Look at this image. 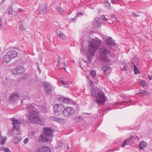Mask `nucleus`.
Instances as JSON below:
<instances>
[{
  "mask_svg": "<svg viewBox=\"0 0 152 152\" xmlns=\"http://www.w3.org/2000/svg\"><path fill=\"white\" fill-rule=\"evenodd\" d=\"M26 107L28 118L29 121L31 123L36 124L40 121L39 113L35 110L34 107L29 104L26 105Z\"/></svg>",
  "mask_w": 152,
  "mask_h": 152,
  "instance_id": "1",
  "label": "nucleus"
},
{
  "mask_svg": "<svg viewBox=\"0 0 152 152\" xmlns=\"http://www.w3.org/2000/svg\"><path fill=\"white\" fill-rule=\"evenodd\" d=\"M100 45V41L98 39H93L90 42L87 50L88 53L89 54L88 57L89 61L91 59L96 50Z\"/></svg>",
  "mask_w": 152,
  "mask_h": 152,
  "instance_id": "2",
  "label": "nucleus"
},
{
  "mask_svg": "<svg viewBox=\"0 0 152 152\" xmlns=\"http://www.w3.org/2000/svg\"><path fill=\"white\" fill-rule=\"evenodd\" d=\"M91 95L96 98L95 101L101 104L105 101V98L104 92L99 89L93 88L91 91Z\"/></svg>",
  "mask_w": 152,
  "mask_h": 152,
  "instance_id": "3",
  "label": "nucleus"
},
{
  "mask_svg": "<svg viewBox=\"0 0 152 152\" xmlns=\"http://www.w3.org/2000/svg\"><path fill=\"white\" fill-rule=\"evenodd\" d=\"M55 130L50 127H45L43 129V134L41 135L43 142H50L52 141V137L54 136L53 132Z\"/></svg>",
  "mask_w": 152,
  "mask_h": 152,
  "instance_id": "4",
  "label": "nucleus"
},
{
  "mask_svg": "<svg viewBox=\"0 0 152 152\" xmlns=\"http://www.w3.org/2000/svg\"><path fill=\"white\" fill-rule=\"evenodd\" d=\"M65 107L62 104H56L54 106L53 113L57 116L63 113Z\"/></svg>",
  "mask_w": 152,
  "mask_h": 152,
  "instance_id": "5",
  "label": "nucleus"
},
{
  "mask_svg": "<svg viewBox=\"0 0 152 152\" xmlns=\"http://www.w3.org/2000/svg\"><path fill=\"white\" fill-rule=\"evenodd\" d=\"M42 85L44 88V90L47 95L50 94L53 89H54V88L51 86L50 84L46 81H45L43 82Z\"/></svg>",
  "mask_w": 152,
  "mask_h": 152,
  "instance_id": "6",
  "label": "nucleus"
},
{
  "mask_svg": "<svg viewBox=\"0 0 152 152\" xmlns=\"http://www.w3.org/2000/svg\"><path fill=\"white\" fill-rule=\"evenodd\" d=\"M75 113V111L72 107L65 108L63 114L65 117H69Z\"/></svg>",
  "mask_w": 152,
  "mask_h": 152,
  "instance_id": "7",
  "label": "nucleus"
},
{
  "mask_svg": "<svg viewBox=\"0 0 152 152\" xmlns=\"http://www.w3.org/2000/svg\"><path fill=\"white\" fill-rule=\"evenodd\" d=\"M110 52L108 50L104 49L102 51L100 55L101 58L104 61H107L108 56L110 54Z\"/></svg>",
  "mask_w": 152,
  "mask_h": 152,
  "instance_id": "8",
  "label": "nucleus"
},
{
  "mask_svg": "<svg viewBox=\"0 0 152 152\" xmlns=\"http://www.w3.org/2000/svg\"><path fill=\"white\" fill-rule=\"evenodd\" d=\"M105 42L107 44L108 47L110 48L112 46H114L115 45V43L112 37H110L105 40Z\"/></svg>",
  "mask_w": 152,
  "mask_h": 152,
  "instance_id": "9",
  "label": "nucleus"
},
{
  "mask_svg": "<svg viewBox=\"0 0 152 152\" xmlns=\"http://www.w3.org/2000/svg\"><path fill=\"white\" fill-rule=\"evenodd\" d=\"M19 94L18 93L14 94L11 95L9 98V101L10 102L16 101L19 98Z\"/></svg>",
  "mask_w": 152,
  "mask_h": 152,
  "instance_id": "10",
  "label": "nucleus"
},
{
  "mask_svg": "<svg viewBox=\"0 0 152 152\" xmlns=\"http://www.w3.org/2000/svg\"><path fill=\"white\" fill-rule=\"evenodd\" d=\"M102 24L101 20L98 18H95L92 22V25L96 27H100Z\"/></svg>",
  "mask_w": 152,
  "mask_h": 152,
  "instance_id": "11",
  "label": "nucleus"
},
{
  "mask_svg": "<svg viewBox=\"0 0 152 152\" xmlns=\"http://www.w3.org/2000/svg\"><path fill=\"white\" fill-rule=\"evenodd\" d=\"M7 53V55H9L11 58L16 57L18 55L17 52L15 50L9 51Z\"/></svg>",
  "mask_w": 152,
  "mask_h": 152,
  "instance_id": "12",
  "label": "nucleus"
},
{
  "mask_svg": "<svg viewBox=\"0 0 152 152\" xmlns=\"http://www.w3.org/2000/svg\"><path fill=\"white\" fill-rule=\"evenodd\" d=\"M12 121H13V129H18L17 127H19L20 126V123L18 122V119H14V118H12Z\"/></svg>",
  "mask_w": 152,
  "mask_h": 152,
  "instance_id": "13",
  "label": "nucleus"
},
{
  "mask_svg": "<svg viewBox=\"0 0 152 152\" xmlns=\"http://www.w3.org/2000/svg\"><path fill=\"white\" fill-rule=\"evenodd\" d=\"M50 149L47 146H44L42 148L39 149L36 152H50Z\"/></svg>",
  "mask_w": 152,
  "mask_h": 152,
  "instance_id": "14",
  "label": "nucleus"
},
{
  "mask_svg": "<svg viewBox=\"0 0 152 152\" xmlns=\"http://www.w3.org/2000/svg\"><path fill=\"white\" fill-rule=\"evenodd\" d=\"M56 33L57 36L59 37L61 39L66 40V38L62 31L60 30H57L56 31Z\"/></svg>",
  "mask_w": 152,
  "mask_h": 152,
  "instance_id": "15",
  "label": "nucleus"
},
{
  "mask_svg": "<svg viewBox=\"0 0 152 152\" xmlns=\"http://www.w3.org/2000/svg\"><path fill=\"white\" fill-rule=\"evenodd\" d=\"M136 94L142 96H146L148 95L149 92L147 90H140L139 92L136 93Z\"/></svg>",
  "mask_w": 152,
  "mask_h": 152,
  "instance_id": "16",
  "label": "nucleus"
},
{
  "mask_svg": "<svg viewBox=\"0 0 152 152\" xmlns=\"http://www.w3.org/2000/svg\"><path fill=\"white\" fill-rule=\"evenodd\" d=\"M147 145V143L143 141H141L139 143V148L142 150H143L144 148H146Z\"/></svg>",
  "mask_w": 152,
  "mask_h": 152,
  "instance_id": "17",
  "label": "nucleus"
},
{
  "mask_svg": "<svg viewBox=\"0 0 152 152\" xmlns=\"http://www.w3.org/2000/svg\"><path fill=\"white\" fill-rule=\"evenodd\" d=\"M11 58L9 55H7V53L3 56V60L5 62L8 63L9 62Z\"/></svg>",
  "mask_w": 152,
  "mask_h": 152,
  "instance_id": "18",
  "label": "nucleus"
},
{
  "mask_svg": "<svg viewBox=\"0 0 152 152\" xmlns=\"http://www.w3.org/2000/svg\"><path fill=\"white\" fill-rule=\"evenodd\" d=\"M39 10L40 13H45L47 12V8L46 6H41L39 9Z\"/></svg>",
  "mask_w": 152,
  "mask_h": 152,
  "instance_id": "19",
  "label": "nucleus"
},
{
  "mask_svg": "<svg viewBox=\"0 0 152 152\" xmlns=\"http://www.w3.org/2000/svg\"><path fill=\"white\" fill-rule=\"evenodd\" d=\"M72 119L75 122H81L83 120L82 117L80 116L75 117Z\"/></svg>",
  "mask_w": 152,
  "mask_h": 152,
  "instance_id": "20",
  "label": "nucleus"
},
{
  "mask_svg": "<svg viewBox=\"0 0 152 152\" xmlns=\"http://www.w3.org/2000/svg\"><path fill=\"white\" fill-rule=\"evenodd\" d=\"M17 75H21L23 72V69L21 66H19L16 67Z\"/></svg>",
  "mask_w": 152,
  "mask_h": 152,
  "instance_id": "21",
  "label": "nucleus"
},
{
  "mask_svg": "<svg viewBox=\"0 0 152 152\" xmlns=\"http://www.w3.org/2000/svg\"><path fill=\"white\" fill-rule=\"evenodd\" d=\"M135 138L134 136H131L130 138H127L126 139L127 141V145H131L132 143L134 141V138Z\"/></svg>",
  "mask_w": 152,
  "mask_h": 152,
  "instance_id": "22",
  "label": "nucleus"
},
{
  "mask_svg": "<svg viewBox=\"0 0 152 152\" xmlns=\"http://www.w3.org/2000/svg\"><path fill=\"white\" fill-rule=\"evenodd\" d=\"M131 63L134 66H137L138 64V60L136 58H132Z\"/></svg>",
  "mask_w": 152,
  "mask_h": 152,
  "instance_id": "23",
  "label": "nucleus"
},
{
  "mask_svg": "<svg viewBox=\"0 0 152 152\" xmlns=\"http://www.w3.org/2000/svg\"><path fill=\"white\" fill-rule=\"evenodd\" d=\"M62 101L65 103H67L69 104H72L73 102L72 100L69 98H62Z\"/></svg>",
  "mask_w": 152,
  "mask_h": 152,
  "instance_id": "24",
  "label": "nucleus"
},
{
  "mask_svg": "<svg viewBox=\"0 0 152 152\" xmlns=\"http://www.w3.org/2000/svg\"><path fill=\"white\" fill-rule=\"evenodd\" d=\"M102 69L103 70L106 72H109L111 70V68L110 66H103L102 67Z\"/></svg>",
  "mask_w": 152,
  "mask_h": 152,
  "instance_id": "25",
  "label": "nucleus"
},
{
  "mask_svg": "<svg viewBox=\"0 0 152 152\" xmlns=\"http://www.w3.org/2000/svg\"><path fill=\"white\" fill-rule=\"evenodd\" d=\"M57 122L59 123H64L66 122V120L65 119L58 118Z\"/></svg>",
  "mask_w": 152,
  "mask_h": 152,
  "instance_id": "26",
  "label": "nucleus"
},
{
  "mask_svg": "<svg viewBox=\"0 0 152 152\" xmlns=\"http://www.w3.org/2000/svg\"><path fill=\"white\" fill-rule=\"evenodd\" d=\"M140 84L143 87H146L148 86V84L144 80H141L140 82Z\"/></svg>",
  "mask_w": 152,
  "mask_h": 152,
  "instance_id": "27",
  "label": "nucleus"
},
{
  "mask_svg": "<svg viewBox=\"0 0 152 152\" xmlns=\"http://www.w3.org/2000/svg\"><path fill=\"white\" fill-rule=\"evenodd\" d=\"M0 150L3 151L5 152H10V150L8 148H6L4 147H0Z\"/></svg>",
  "mask_w": 152,
  "mask_h": 152,
  "instance_id": "28",
  "label": "nucleus"
},
{
  "mask_svg": "<svg viewBox=\"0 0 152 152\" xmlns=\"http://www.w3.org/2000/svg\"><path fill=\"white\" fill-rule=\"evenodd\" d=\"M83 15V13L81 12L77 14H76L75 17L74 18H72L71 19V21H74L76 20L77 17L79 15L82 16Z\"/></svg>",
  "mask_w": 152,
  "mask_h": 152,
  "instance_id": "29",
  "label": "nucleus"
},
{
  "mask_svg": "<svg viewBox=\"0 0 152 152\" xmlns=\"http://www.w3.org/2000/svg\"><path fill=\"white\" fill-rule=\"evenodd\" d=\"M134 72L135 74H137L140 73L139 70L137 68V66H134Z\"/></svg>",
  "mask_w": 152,
  "mask_h": 152,
  "instance_id": "30",
  "label": "nucleus"
},
{
  "mask_svg": "<svg viewBox=\"0 0 152 152\" xmlns=\"http://www.w3.org/2000/svg\"><path fill=\"white\" fill-rule=\"evenodd\" d=\"M96 72L94 70H92L90 71V74L92 77H94L96 75Z\"/></svg>",
  "mask_w": 152,
  "mask_h": 152,
  "instance_id": "31",
  "label": "nucleus"
},
{
  "mask_svg": "<svg viewBox=\"0 0 152 152\" xmlns=\"http://www.w3.org/2000/svg\"><path fill=\"white\" fill-rule=\"evenodd\" d=\"M40 108L41 110L44 112H45L47 111V108L45 106H43L41 107Z\"/></svg>",
  "mask_w": 152,
  "mask_h": 152,
  "instance_id": "32",
  "label": "nucleus"
},
{
  "mask_svg": "<svg viewBox=\"0 0 152 152\" xmlns=\"http://www.w3.org/2000/svg\"><path fill=\"white\" fill-rule=\"evenodd\" d=\"M50 118L51 120L57 122L58 118L54 116H51L50 117Z\"/></svg>",
  "mask_w": 152,
  "mask_h": 152,
  "instance_id": "33",
  "label": "nucleus"
},
{
  "mask_svg": "<svg viewBox=\"0 0 152 152\" xmlns=\"http://www.w3.org/2000/svg\"><path fill=\"white\" fill-rule=\"evenodd\" d=\"M127 139L124 140L123 143L121 145V147L123 148L126 145H127Z\"/></svg>",
  "mask_w": 152,
  "mask_h": 152,
  "instance_id": "34",
  "label": "nucleus"
},
{
  "mask_svg": "<svg viewBox=\"0 0 152 152\" xmlns=\"http://www.w3.org/2000/svg\"><path fill=\"white\" fill-rule=\"evenodd\" d=\"M13 12V8L11 7L10 6L9 7V10L8 12V14L9 15H11Z\"/></svg>",
  "mask_w": 152,
  "mask_h": 152,
  "instance_id": "35",
  "label": "nucleus"
},
{
  "mask_svg": "<svg viewBox=\"0 0 152 152\" xmlns=\"http://www.w3.org/2000/svg\"><path fill=\"white\" fill-rule=\"evenodd\" d=\"M14 140H15V142L16 144L18 143L20 141V139L18 137H15L14 138Z\"/></svg>",
  "mask_w": 152,
  "mask_h": 152,
  "instance_id": "36",
  "label": "nucleus"
},
{
  "mask_svg": "<svg viewBox=\"0 0 152 152\" xmlns=\"http://www.w3.org/2000/svg\"><path fill=\"white\" fill-rule=\"evenodd\" d=\"M56 10L58 12L60 13H62L63 12V11L61 8L59 7H56Z\"/></svg>",
  "mask_w": 152,
  "mask_h": 152,
  "instance_id": "37",
  "label": "nucleus"
},
{
  "mask_svg": "<svg viewBox=\"0 0 152 152\" xmlns=\"http://www.w3.org/2000/svg\"><path fill=\"white\" fill-rule=\"evenodd\" d=\"M16 67L15 69H13L11 70V72L12 73L17 75Z\"/></svg>",
  "mask_w": 152,
  "mask_h": 152,
  "instance_id": "38",
  "label": "nucleus"
},
{
  "mask_svg": "<svg viewBox=\"0 0 152 152\" xmlns=\"http://www.w3.org/2000/svg\"><path fill=\"white\" fill-rule=\"evenodd\" d=\"M6 138L5 137L4 138V137H3L2 139L1 140V145H3L4 143L5 142L6 140Z\"/></svg>",
  "mask_w": 152,
  "mask_h": 152,
  "instance_id": "39",
  "label": "nucleus"
},
{
  "mask_svg": "<svg viewBox=\"0 0 152 152\" xmlns=\"http://www.w3.org/2000/svg\"><path fill=\"white\" fill-rule=\"evenodd\" d=\"M14 133V129H10L9 131L8 134L10 136H11Z\"/></svg>",
  "mask_w": 152,
  "mask_h": 152,
  "instance_id": "40",
  "label": "nucleus"
},
{
  "mask_svg": "<svg viewBox=\"0 0 152 152\" xmlns=\"http://www.w3.org/2000/svg\"><path fill=\"white\" fill-rule=\"evenodd\" d=\"M101 18L102 20L104 21H106L108 20L106 18L105 15H102L101 16Z\"/></svg>",
  "mask_w": 152,
  "mask_h": 152,
  "instance_id": "41",
  "label": "nucleus"
},
{
  "mask_svg": "<svg viewBox=\"0 0 152 152\" xmlns=\"http://www.w3.org/2000/svg\"><path fill=\"white\" fill-rule=\"evenodd\" d=\"M128 68V65L126 64H124L123 67L121 68V69L123 71L126 70Z\"/></svg>",
  "mask_w": 152,
  "mask_h": 152,
  "instance_id": "42",
  "label": "nucleus"
},
{
  "mask_svg": "<svg viewBox=\"0 0 152 152\" xmlns=\"http://www.w3.org/2000/svg\"><path fill=\"white\" fill-rule=\"evenodd\" d=\"M61 83L62 84H64L65 87H68V85L65 83L64 81L62 80L61 81Z\"/></svg>",
  "mask_w": 152,
  "mask_h": 152,
  "instance_id": "43",
  "label": "nucleus"
},
{
  "mask_svg": "<svg viewBox=\"0 0 152 152\" xmlns=\"http://www.w3.org/2000/svg\"><path fill=\"white\" fill-rule=\"evenodd\" d=\"M29 141V138H26L24 140V143L25 144L27 143Z\"/></svg>",
  "mask_w": 152,
  "mask_h": 152,
  "instance_id": "44",
  "label": "nucleus"
},
{
  "mask_svg": "<svg viewBox=\"0 0 152 152\" xmlns=\"http://www.w3.org/2000/svg\"><path fill=\"white\" fill-rule=\"evenodd\" d=\"M0 29H2V20L1 18H0Z\"/></svg>",
  "mask_w": 152,
  "mask_h": 152,
  "instance_id": "45",
  "label": "nucleus"
},
{
  "mask_svg": "<svg viewBox=\"0 0 152 152\" xmlns=\"http://www.w3.org/2000/svg\"><path fill=\"white\" fill-rule=\"evenodd\" d=\"M111 17L112 18L114 19V20L115 21V20L116 19V18L115 16V15H113V14L112 15H111Z\"/></svg>",
  "mask_w": 152,
  "mask_h": 152,
  "instance_id": "46",
  "label": "nucleus"
},
{
  "mask_svg": "<svg viewBox=\"0 0 152 152\" xmlns=\"http://www.w3.org/2000/svg\"><path fill=\"white\" fill-rule=\"evenodd\" d=\"M105 5L106 6L108 7H110V4L108 1H106L105 3Z\"/></svg>",
  "mask_w": 152,
  "mask_h": 152,
  "instance_id": "47",
  "label": "nucleus"
},
{
  "mask_svg": "<svg viewBox=\"0 0 152 152\" xmlns=\"http://www.w3.org/2000/svg\"><path fill=\"white\" fill-rule=\"evenodd\" d=\"M61 57L59 56H58V58L57 60V62L58 63H59L61 61Z\"/></svg>",
  "mask_w": 152,
  "mask_h": 152,
  "instance_id": "48",
  "label": "nucleus"
},
{
  "mask_svg": "<svg viewBox=\"0 0 152 152\" xmlns=\"http://www.w3.org/2000/svg\"><path fill=\"white\" fill-rule=\"evenodd\" d=\"M132 15L133 16H135V17H137L138 16V14H136L135 13H133L132 14Z\"/></svg>",
  "mask_w": 152,
  "mask_h": 152,
  "instance_id": "49",
  "label": "nucleus"
},
{
  "mask_svg": "<svg viewBox=\"0 0 152 152\" xmlns=\"http://www.w3.org/2000/svg\"><path fill=\"white\" fill-rule=\"evenodd\" d=\"M18 12L21 13L23 11V10L22 9L20 8L18 9Z\"/></svg>",
  "mask_w": 152,
  "mask_h": 152,
  "instance_id": "50",
  "label": "nucleus"
},
{
  "mask_svg": "<svg viewBox=\"0 0 152 152\" xmlns=\"http://www.w3.org/2000/svg\"><path fill=\"white\" fill-rule=\"evenodd\" d=\"M89 81H90V85L91 86L92 85H93V82L90 79H89Z\"/></svg>",
  "mask_w": 152,
  "mask_h": 152,
  "instance_id": "51",
  "label": "nucleus"
},
{
  "mask_svg": "<svg viewBox=\"0 0 152 152\" xmlns=\"http://www.w3.org/2000/svg\"><path fill=\"white\" fill-rule=\"evenodd\" d=\"M148 78L149 80H152V77L150 75H148Z\"/></svg>",
  "mask_w": 152,
  "mask_h": 152,
  "instance_id": "52",
  "label": "nucleus"
},
{
  "mask_svg": "<svg viewBox=\"0 0 152 152\" xmlns=\"http://www.w3.org/2000/svg\"><path fill=\"white\" fill-rule=\"evenodd\" d=\"M37 67V69L38 70L39 72V73H40L41 72V70L39 67V66H38Z\"/></svg>",
  "mask_w": 152,
  "mask_h": 152,
  "instance_id": "53",
  "label": "nucleus"
},
{
  "mask_svg": "<svg viewBox=\"0 0 152 152\" xmlns=\"http://www.w3.org/2000/svg\"><path fill=\"white\" fill-rule=\"evenodd\" d=\"M64 66H64L63 68L64 69V70L66 71V66L65 62H64Z\"/></svg>",
  "mask_w": 152,
  "mask_h": 152,
  "instance_id": "54",
  "label": "nucleus"
},
{
  "mask_svg": "<svg viewBox=\"0 0 152 152\" xmlns=\"http://www.w3.org/2000/svg\"><path fill=\"white\" fill-rule=\"evenodd\" d=\"M36 64L37 65V67L39 66V64L38 63V62Z\"/></svg>",
  "mask_w": 152,
  "mask_h": 152,
  "instance_id": "55",
  "label": "nucleus"
},
{
  "mask_svg": "<svg viewBox=\"0 0 152 152\" xmlns=\"http://www.w3.org/2000/svg\"><path fill=\"white\" fill-rule=\"evenodd\" d=\"M134 136V137H135V138H134V139H135V138H136H136H138V136Z\"/></svg>",
  "mask_w": 152,
  "mask_h": 152,
  "instance_id": "56",
  "label": "nucleus"
},
{
  "mask_svg": "<svg viewBox=\"0 0 152 152\" xmlns=\"http://www.w3.org/2000/svg\"><path fill=\"white\" fill-rule=\"evenodd\" d=\"M69 146L68 145V146H67V147H66V149H69Z\"/></svg>",
  "mask_w": 152,
  "mask_h": 152,
  "instance_id": "57",
  "label": "nucleus"
},
{
  "mask_svg": "<svg viewBox=\"0 0 152 152\" xmlns=\"http://www.w3.org/2000/svg\"><path fill=\"white\" fill-rule=\"evenodd\" d=\"M21 29L22 30H25V29H24V28H23L22 27H21Z\"/></svg>",
  "mask_w": 152,
  "mask_h": 152,
  "instance_id": "58",
  "label": "nucleus"
},
{
  "mask_svg": "<svg viewBox=\"0 0 152 152\" xmlns=\"http://www.w3.org/2000/svg\"><path fill=\"white\" fill-rule=\"evenodd\" d=\"M5 0H3V1H4Z\"/></svg>",
  "mask_w": 152,
  "mask_h": 152,
  "instance_id": "59",
  "label": "nucleus"
}]
</instances>
